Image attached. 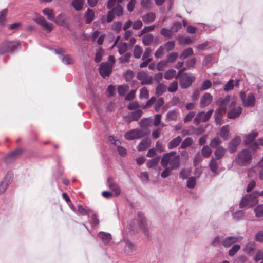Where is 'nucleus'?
I'll use <instances>...</instances> for the list:
<instances>
[{
	"label": "nucleus",
	"instance_id": "obj_1",
	"mask_svg": "<svg viewBox=\"0 0 263 263\" xmlns=\"http://www.w3.org/2000/svg\"><path fill=\"white\" fill-rule=\"evenodd\" d=\"M252 159V154L249 149L245 148L239 152L235 158V163L239 166L249 165Z\"/></svg>",
	"mask_w": 263,
	"mask_h": 263
},
{
	"label": "nucleus",
	"instance_id": "obj_2",
	"mask_svg": "<svg viewBox=\"0 0 263 263\" xmlns=\"http://www.w3.org/2000/svg\"><path fill=\"white\" fill-rule=\"evenodd\" d=\"M258 197V192L254 191L251 194L246 195L241 200L239 206L240 208H243L247 206H253L258 203L257 198Z\"/></svg>",
	"mask_w": 263,
	"mask_h": 263
},
{
	"label": "nucleus",
	"instance_id": "obj_3",
	"mask_svg": "<svg viewBox=\"0 0 263 263\" xmlns=\"http://www.w3.org/2000/svg\"><path fill=\"white\" fill-rule=\"evenodd\" d=\"M166 161L163 162V158L161 160V164L162 167H166L170 164V168L172 170L178 169L180 164V160L179 155H176L173 158H167Z\"/></svg>",
	"mask_w": 263,
	"mask_h": 263
},
{
	"label": "nucleus",
	"instance_id": "obj_4",
	"mask_svg": "<svg viewBox=\"0 0 263 263\" xmlns=\"http://www.w3.org/2000/svg\"><path fill=\"white\" fill-rule=\"evenodd\" d=\"M20 44L16 41H6L1 45V54L12 52L16 50Z\"/></svg>",
	"mask_w": 263,
	"mask_h": 263
},
{
	"label": "nucleus",
	"instance_id": "obj_5",
	"mask_svg": "<svg viewBox=\"0 0 263 263\" xmlns=\"http://www.w3.org/2000/svg\"><path fill=\"white\" fill-rule=\"evenodd\" d=\"M195 80V77L191 73H185L180 77V85L181 88L186 89L189 87Z\"/></svg>",
	"mask_w": 263,
	"mask_h": 263
},
{
	"label": "nucleus",
	"instance_id": "obj_6",
	"mask_svg": "<svg viewBox=\"0 0 263 263\" xmlns=\"http://www.w3.org/2000/svg\"><path fill=\"white\" fill-rule=\"evenodd\" d=\"M240 97L245 106L253 107L255 105V98L253 93L249 94L247 98H246V95L245 92L242 91L240 93Z\"/></svg>",
	"mask_w": 263,
	"mask_h": 263
},
{
	"label": "nucleus",
	"instance_id": "obj_7",
	"mask_svg": "<svg viewBox=\"0 0 263 263\" xmlns=\"http://www.w3.org/2000/svg\"><path fill=\"white\" fill-rule=\"evenodd\" d=\"M213 110L211 109L209 110L206 114L204 111L199 112L194 120V123L196 125H198L201 122H205L209 120L211 117Z\"/></svg>",
	"mask_w": 263,
	"mask_h": 263
},
{
	"label": "nucleus",
	"instance_id": "obj_8",
	"mask_svg": "<svg viewBox=\"0 0 263 263\" xmlns=\"http://www.w3.org/2000/svg\"><path fill=\"white\" fill-rule=\"evenodd\" d=\"M145 136L144 132L141 130L133 129L126 132L124 135L125 138L128 140L140 139Z\"/></svg>",
	"mask_w": 263,
	"mask_h": 263
},
{
	"label": "nucleus",
	"instance_id": "obj_9",
	"mask_svg": "<svg viewBox=\"0 0 263 263\" xmlns=\"http://www.w3.org/2000/svg\"><path fill=\"white\" fill-rule=\"evenodd\" d=\"M243 237L240 236H229L226 237L222 241V243L225 247H229L233 244L239 242L242 240Z\"/></svg>",
	"mask_w": 263,
	"mask_h": 263
},
{
	"label": "nucleus",
	"instance_id": "obj_10",
	"mask_svg": "<svg viewBox=\"0 0 263 263\" xmlns=\"http://www.w3.org/2000/svg\"><path fill=\"white\" fill-rule=\"evenodd\" d=\"M34 21L46 29L48 32L52 31L53 29V25L51 23H47L45 18L43 16L41 15L38 16L36 18L34 19Z\"/></svg>",
	"mask_w": 263,
	"mask_h": 263
},
{
	"label": "nucleus",
	"instance_id": "obj_11",
	"mask_svg": "<svg viewBox=\"0 0 263 263\" xmlns=\"http://www.w3.org/2000/svg\"><path fill=\"white\" fill-rule=\"evenodd\" d=\"M137 78L141 81L142 85H149L152 84L153 81L152 77L144 72H139L137 74Z\"/></svg>",
	"mask_w": 263,
	"mask_h": 263
},
{
	"label": "nucleus",
	"instance_id": "obj_12",
	"mask_svg": "<svg viewBox=\"0 0 263 263\" xmlns=\"http://www.w3.org/2000/svg\"><path fill=\"white\" fill-rule=\"evenodd\" d=\"M111 69V66L109 63H102L99 68V72L103 77L105 78L110 74Z\"/></svg>",
	"mask_w": 263,
	"mask_h": 263
},
{
	"label": "nucleus",
	"instance_id": "obj_13",
	"mask_svg": "<svg viewBox=\"0 0 263 263\" xmlns=\"http://www.w3.org/2000/svg\"><path fill=\"white\" fill-rule=\"evenodd\" d=\"M107 184L115 196H118L120 194V188L117 183L114 182V179L112 177H109L107 179Z\"/></svg>",
	"mask_w": 263,
	"mask_h": 263
},
{
	"label": "nucleus",
	"instance_id": "obj_14",
	"mask_svg": "<svg viewBox=\"0 0 263 263\" xmlns=\"http://www.w3.org/2000/svg\"><path fill=\"white\" fill-rule=\"evenodd\" d=\"M13 179V173L11 172L7 173L4 180L1 182V193L5 191L9 184H10Z\"/></svg>",
	"mask_w": 263,
	"mask_h": 263
},
{
	"label": "nucleus",
	"instance_id": "obj_15",
	"mask_svg": "<svg viewBox=\"0 0 263 263\" xmlns=\"http://www.w3.org/2000/svg\"><path fill=\"white\" fill-rule=\"evenodd\" d=\"M241 138L239 136H236L230 141L228 148L229 152L231 153H233L236 151L238 146L241 142Z\"/></svg>",
	"mask_w": 263,
	"mask_h": 263
},
{
	"label": "nucleus",
	"instance_id": "obj_16",
	"mask_svg": "<svg viewBox=\"0 0 263 263\" xmlns=\"http://www.w3.org/2000/svg\"><path fill=\"white\" fill-rule=\"evenodd\" d=\"M212 96L209 93H205L201 98L200 102V107L204 108L208 106L212 102Z\"/></svg>",
	"mask_w": 263,
	"mask_h": 263
},
{
	"label": "nucleus",
	"instance_id": "obj_17",
	"mask_svg": "<svg viewBox=\"0 0 263 263\" xmlns=\"http://www.w3.org/2000/svg\"><path fill=\"white\" fill-rule=\"evenodd\" d=\"M242 108L240 107H237L231 109L228 113L227 117L229 119H234L239 117L242 112Z\"/></svg>",
	"mask_w": 263,
	"mask_h": 263
},
{
	"label": "nucleus",
	"instance_id": "obj_18",
	"mask_svg": "<svg viewBox=\"0 0 263 263\" xmlns=\"http://www.w3.org/2000/svg\"><path fill=\"white\" fill-rule=\"evenodd\" d=\"M220 164L221 161L212 157L209 162V166L212 172L216 173Z\"/></svg>",
	"mask_w": 263,
	"mask_h": 263
},
{
	"label": "nucleus",
	"instance_id": "obj_19",
	"mask_svg": "<svg viewBox=\"0 0 263 263\" xmlns=\"http://www.w3.org/2000/svg\"><path fill=\"white\" fill-rule=\"evenodd\" d=\"M229 102V97H227L224 99H222L219 105L218 109L216 111H217V112H221L222 114H224L227 110V106Z\"/></svg>",
	"mask_w": 263,
	"mask_h": 263
},
{
	"label": "nucleus",
	"instance_id": "obj_20",
	"mask_svg": "<svg viewBox=\"0 0 263 263\" xmlns=\"http://www.w3.org/2000/svg\"><path fill=\"white\" fill-rule=\"evenodd\" d=\"M95 12L93 10L88 8L84 14L85 23L90 24L95 18Z\"/></svg>",
	"mask_w": 263,
	"mask_h": 263
},
{
	"label": "nucleus",
	"instance_id": "obj_21",
	"mask_svg": "<svg viewBox=\"0 0 263 263\" xmlns=\"http://www.w3.org/2000/svg\"><path fill=\"white\" fill-rule=\"evenodd\" d=\"M143 21L146 23L148 24L152 23L156 18V15L154 13L148 12L145 14L143 15L142 16Z\"/></svg>",
	"mask_w": 263,
	"mask_h": 263
},
{
	"label": "nucleus",
	"instance_id": "obj_22",
	"mask_svg": "<svg viewBox=\"0 0 263 263\" xmlns=\"http://www.w3.org/2000/svg\"><path fill=\"white\" fill-rule=\"evenodd\" d=\"M22 153V150L20 149H16L10 153H9L5 159L6 163H10L13 161L18 155Z\"/></svg>",
	"mask_w": 263,
	"mask_h": 263
},
{
	"label": "nucleus",
	"instance_id": "obj_23",
	"mask_svg": "<svg viewBox=\"0 0 263 263\" xmlns=\"http://www.w3.org/2000/svg\"><path fill=\"white\" fill-rule=\"evenodd\" d=\"M98 236L102 239L105 244H108L112 239V236L109 233L100 232L98 234Z\"/></svg>",
	"mask_w": 263,
	"mask_h": 263
},
{
	"label": "nucleus",
	"instance_id": "obj_24",
	"mask_svg": "<svg viewBox=\"0 0 263 263\" xmlns=\"http://www.w3.org/2000/svg\"><path fill=\"white\" fill-rule=\"evenodd\" d=\"M226 149L222 146H218L214 151V155L216 159L219 160L222 158L225 155Z\"/></svg>",
	"mask_w": 263,
	"mask_h": 263
},
{
	"label": "nucleus",
	"instance_id": "obj_25",
	"mask_svg": "<svg viewBox=\"0 0 263 263\" xmlns=\"http://www.w3.org/2000/svg\"><path fill=\"white\" fill-rule=\"evenodd\" d=\"M182 141V138L180 136H177L176 138L172 140L167 145L169 149H173L178 146Z\"/></svg>",
	"mask_w": 263,
	"mask_h": 263
},
{
	"label": "nucleus",
	"instance_id": "obj_26",
	"mask_svg": "<svg viewBox=\"0 0 263 263\" xmlns=\"http://www.w3.org/2000/svg\"><path fill=\"white\" fill-rule=\"evenodd\" d=\"M258 136V133L253 130L248 135L246 136L245 140V142L247 144H251Z\"/></svg>",
	"mask_w": 263,
	"mask_h": 263
},
{
	"label": "nucleus",
	"instance_id": "obj_27",
	"mask_svg": "<svg viewBox=\"0 0 263 263\" xmlns=\"http://www.w3.org/2000/svg\"><path fill=\"white\" fill-rule=\"evenodd\" d=\"M151 145V141L148 139L143 140L138 145V149L139 151H144L148 148Z\"/></svg>",
	"mask_w": 263,
	"mask_h": 263
},
{
	"label": "nucleus",
	"instance_id": "obj_28",
	"mask_svg": "<svg viewBox=\"0 0 263 263\" xmlns=\"http://www.w3.org/2000/svg\"><path fill=\"white\" fill-rule=\"evenodd\" d=\"M66 16L65 14L63 13H61L58 15L57 17L54 18V20H53V22L60 26L64 25L66 23Z\"/></svg>",
	"mask_w": 263,
	"mask_h": 263
},
{
	"label": "nucleus",
	"instance_id": "obj_29",
	"mask_svg": "<svg viewBox=\"0 0 263 263\" xmlns=\"http://www.w3.org/2000/svg\"><path fill=\"white\" fill-rule=\"evenodd\" d=\"M255 249V243L254 242H249L244 248V251L249 254L252 255L254 253Z\"/></svg>",
	"mask_w": 263,
	"mask_h": 263
},
{
	"label": "nucleus",
	"instance_id": "obj_30",
	"mask_svg": "<svg viewBox=\"0 0 263 263\" xmlns=\"http://www.w3.org/2000/svg\"><path fill=\"white\" fill-rule=\"evenodd\" d=\"M84 3V0H72V6L76 11H80L83 9Z\"/></svg>",
	"mask_w": 263,
	"mask_h": 263
},
{
	"label": "nucleus",
	"instance_id": "obj_31",
	"mask_svg": "<svg viewBox=\"0 0 263 263\" xmlns=\"http://www.w3.org/2000/svg\"><path fill=\"white\" fill-rule=\"evenodd\" d=\"M154 41V36L152 34H147L143 36L142 38V43L145 46L151 45Z\"/></svg>",
	"mask_w": 263,
	"mask_h": 263
},
{
	"label": "nucleus",
	"instance_id": "obj_32",
	"mask_svg": "<svg viewBox=\"0 0 263 263\" xmlns=\"http://www.w3.org/2000/svg\"><path fill=\"white\" fill-rule=\"evenodd\" d=\"M43 13L46 15L48 20L53 21L54 20V11L52 9L46 8L43 10Z\"/></svg>",
	"mask_w": 263,
	"mask_h": 263
},
{
	"label": "nucleus",
	"instance_id": "obj_33",
	"mask_svg": "<svg viewBox=\"0 0 263 263\" xmlns=\"http://www.w3.org/2000/svg\"><path fill=\"white\" fill-rule=\"evenodd\" d=\"M194 51L191 48H188L183 51L181 54L180 55V59L181 60H184L187 57L193 55Z\"/></svg>",
	"mask_w": 263,
	"mask_h": 263
},
{
	"label": "nucleus",
	"instance_id": "obj_34",
	"mask_svg": "<svg viewBox=\"0 0 263 263\" xmlns=\"http://www.w3.org/2000/svg\"><path fill=\"white\" fill-rule=\"evenodd\" d=\"M114 13L118 17L121 16L123 14V8L120 4H118L111 9Z\"/></svg>",
	"mask_w": 263,
	"mask_h": 263
},
{
	"label": "nucleus",
	"instance_id": "obj_35",
	"mask_svg": "<svg viewBox=\"0 0 263 263\" xmlns=\"http://www.w3.org/2000/svg\"><path fill=\"white\" fill-rule=\"evenodd\" d=\"M160 157L157 156L154 158L148 160L146 163V166L148 168H151L157 165L160 161Z\"/></svg>",
	"mask_w": 263,
	"mask_h": 263
},
{
	"label": "nucleus",
	"instance_id": "obj_36",
	"mask_svg": "<svg viewBox=\"0 0 263 263\" xmlns=\"http://www.w3.org/2000/svg\"><path fill=\"white\" fill-rule=\"evenodd\" d=\"M138 217L139 219V224L140 227L143 229L144 231H146L145 224V218L143 215V214L141 212H139L138 214Z\"/></svg>",
	"mask_w": 263,
	"mask_h": 263
},
{
	"label": "nucleus",
	"instance_id": "obj_37",
	"mask_svg": "<svg viewBox=\"0 0 263 263\" xmlns=\"http://www.w3.org/2000/svg\"><path fill=\"white\" fill-rule=\"evenodd\" d=\"M219 135L223 139L227 140L229 135V126L228 125L223 126L220 129Z\"/></svg>",
	"mask_w": 263,
	"mask_h": 263
},
{
	"label": "nucleus",
	"instance_id": "obj_38",
	"mask_svg": "<svg viewBox=\"0 0 263 263\" xmlns=\"http://www.w3.org/2000/svg\"><path fill=\"white\" fill-rule=\"evenodd\" d=\"M161 34L166 37L167 39H171L173 37V33L171 29H168L166 28H163L160 31Z\"/></svg>",
	"mask_w": 263,
	"mask_h": 263
},
{
	"label": "nucleus",
	"instance_id": "obj_39",
	"mask_svg": "<svg viewBox=\"0 0 263 263\" xmlns=\"http://www.w3.org/2000/svg\"><path fill=\"white\" fill-rule=\"evenodd\" d=\"M129 89V87L128 85H120L117 88L118 92L121 96H124Z\"/></svg>",
	"mask_w": 263,
	"mask_h": 263
},
{
	"label": "nucleus",
	"instance_id": "obj_40",
	"mask_svg": "<svg viewBox=\"0 0 263 263\" xmlns=\"http://www.w3.org/2000/svg\"><path fill=\"white\" fill-rule=\"evenodd\" d=\"M78 211L82 215H89L90 213L92 212V210L90 208H85L82 205H79L78 206Z\"/></svg>",
	"mask_w": 263,
	"mask_h": 263
},
{
	"label": "nucleus",
	"instance_id": "obj_41",
	"mask_svg": "<svg viewBox=\"0 0 263 263\" xmlns=\"http://www.w3.org/2000/svg\"><path fill=\"white\" fill-rule=\"evenodd\" d=\"M212 153V149L208 145H204L201 150V153L205 158L210 157Z\"/></svg>",
	"mask_w": 263,
	"mask_h": 263
},
{
	"label": "nucleus",
	"instance_id": "obj_42",
	"mask_svg": "<svg viewBox=\"0 0 263 263\" xmlns=\"http://www.w3.org/2000/svg\"><path fill=\"white\" fill-rule=\"evenodd\" d=\"M142 48L139 45H136L134 49V55L136 59H139L142 53Z\"/></svg>",
	"mask_w": 263,
	"mask_h": 263
},
{
	"label": "nucleus",
	"instance_id": "obj_43",
	"mask_svg": "<svg viewBox=\"0 0 263 263\" xmlns=\"http://www.w3.org/2000/svg\"><path fill=\"white\" fill-rule=\"evenodd\" d=\"M178 116V112L173 110L169 111L167 114V119L168 120L176 121Z\"/></svg>",
	"mask_w": 263,
	"mask_h": 263
},
{
	"label": "nucleus",
	"instance_id": "obj_44",
	"mask_svg": "<svg viewBox=\"0 0 263 263\" xmlns=\"http://www.w3.org/2000/svg\"><path fill=\"white\" fill-rule=\"evenodd\" d=\"M193 143V140L192 138L188 137L185 139L182 142L180 147L181 148H186L191 146Z\"/></svg>",
	"mask_w": 263,
	"mask_h": 263
},
{
	"label": "nucleus",
	"instance_id": "obj_45",
	"mask_svg": "<svg viewBox=\"0 0 263 263\" xmlns=\"http://www.w3.org/2000/svg\"><path fill=\"white\" fill-rule=\"evenodd\" d=\"M143 114V111L141 109H137L132 113V118L133 121H138Z\"/></svg>",
	"mask_w": 263,
	"mask_h": 263
},
{
	"label": "nucleus",
	"instance_id": "obj_46",
	"mask_svg": "<svg viewBox=\"0 0 263 263\" xmlns=\"http://www.w3.org/2000/svg\"><path fill=\"white\" fill-rule=\"evenodd\" d=\"M224 114L220 112L215 111V121L217 125H220L222 124V117Z\"/></svg>",
	"mask_w": 263,
	"mask_h": 263
},
{
	"label": "nucleus",
	"instance_id": "obj_47",
	"mask_svg": "<svg viewBox=\"0 0 263 263\" xmlns=\"http://www.w3.org/2000/svg\"><path fill=\"white\" fill-rule=\"evenodd\" d=\"M166 90V87L163 84H159L156 89L155 93L157 96L162 95Z\"/></svg>",
	"mask_w": 263,
	"mask_h": 263
},
{
	"label": "nucleus",
	"instance_id": "obj_48",
	"mask_svg": "<svg viewBox=\"0 0 263 263\" xmlns=\"http://www.w3.org/2000/svg\"><path fill=\"white\" fill-rule=\"evenodd\" d=\"M122 28V23L120 21H115L112 25V29L117 33H119Z\"/></svg>",
	"mask_w": 263,
	"mask_h": 263
},
{
	"label": "nucleus",
	"instance_id": "obj_49",
	"mask_svg": "<svg viewBox=\"0 0 263 263\" xmlns=\"http://www.w3.org/2000/svg\"><path fill=\"white\" fill-rule=\"evenodd\" d=\"M118 52L120 54H123L125 53L128 49L127 44L126 43H123L119 44L118 46Z\"/></svg>",
	"mask_w": 263,
	"mask_h": 263
},
{
	"label": "nucleus",
	"instance_id": "obj_50",
	"mask_svg": "<svg viewBox=\"0 0 263 263\" xmlns=\"http://www.w3.org/2000/svg\"><path fill=\"white\" fill-rule=\"evenodd\" d=\"M178 40L181 45H189L192 43V40L190 37L180 36Z\"/></svg>",
	"mask_w": 263,
	"mask_h": 263
},
{
	"label": "nucleus",
	"instance_id": "obj_51",
	"mask_svg": "<svg viewBox=\"0 0 263 263\" xmlns=\"http://www.w3.org/2000/svg\"><path fill=\"white\" fill-rule=\"evenodd\" d=\"M149 97V92L147 89L144 87L140 90L139 98L141 99H147Z\"/></svg>",
	"mask_w": 263,
	"mask_h": 263
},
{
	"label": "nucleus",
	"instance_id": "obj_52",
	"mask_svg": "<svg viewBox=\"0 0 263 263\" xmlns=\"http://www.w3.org/2000/svg\"><path fill=\"white\" fill-rule=\"evenodd\" d=\"M182 27V23L180 22H175L171 28L173 33H175L180 30Z\"/></svg>",
	"mask_w": 263,
	"mask_h": 263
},
{
	"label": "nucleus",
	"instance_id": "obj_53",
	"mask_svg": "<svg viewBox=\"0 0 263 263\" xmlns=\"http://www.w3.org/2000/svg\"><path fill=\"white\" fill-rule=\"evenodd\" d=\"M164 54V47L162 46H160L155 52L154 55L155 58H161Z\"/></svg>",
	"mask_w": 263,
	"mask_h": 263
},
{
	"label": "nucleus",
	"instance_id": "obj_54",
	"mask_svg": "<svg viewBox=\"0 0 263 263\" xmlns=\"http://www.w3.org/2000/svg\"><path fill=\"white\" fill-rule=\"evenodd\" d=\"M175 70L171 69L167 70L164 74V78L166 80H170L174 78L176 75Z\"/></svg>",
	"mask_w": 263,
	"mask_h": 263
},
{
	"label": "nucleus",
	"instance_id": "obj_55",
	"mask_svg": "<svg viewBox=\"0 0 263 263\" xmlns=\"http://www.w3.org/2000/svg\"><path fill=\"white\" fill-rule=\"evenodd\" d=\"M178 57L177 52H174L168 54L167 57L166 61L167 63H173L174 62Z\"/></svg>",
	"mask_w": 263,
	"mask_h": 263
},
{
	"label": "nucleus",
	"instance_id": "obj_56",
	"mask_svg": "<svg viewBox=\"0 0 263 263\" xmlns=\"http://www.w3.org/2000/svg\"><path fill=\"white\" fill-rule=\"evenodd\" d=\"M221 143L220 139L218 137H215L212 139L210 142V146L212 148H215Z\"/></svg>",
	"mask_w": 263,
	"mask_h": 263
},
{
	"label": "nucleus",
	"instance_id": "obj_57",
	"mask_svg": "<svg viewBox=\"0 0 263 263\" xmlns=\"http://www.w3.org/2000/svg\"><path fill=\"white\" fill-rule=\"evenodd\" d=\"M240 249V246L238 244L234 245L232 248L229 251V255L233 256L236 252Z\"/></svg>",
	"mask_w": 263,
	"mask_h": 263
},
{
	"label": "nucleus",
	"instance_id": "obj_58",
	"mask_svg": "<svg viewBox=\"0 0 263 263\" xmlns=\"http://www.w3.org/2000/svg\"><path fill=\"white\" fill-rule=\"evenodd\" d=\"M254 212L257 217L263 216V204L260 205L254 209Z\"/></svg>",
	"mask_w": 263,
	"mask_h": 263
},
{
	"label": "nucleus",
	"instance_id": "obj_59",
	"mask_svg": "<svg viewBox=\"0 0 263 263\" xmlns=\"http://www.w3.org/2000/svg\"><path fill=\"white\" fill-rule=\"evenodd\" d=\"M91 226L94 227L99 224V219L97 214H93L91 217V221L90 222Z\"/></svg>",
	"mask_w": 263,
	"mask_h": 263
},
{
	"label": "nucleus",
	"instance_id": "obj_60",
	"mask_svg": "<svg viewBox=\"0 0 263 263\" xmlns=\"http://www.w3.org/2000/svg\"><path fill=\"white\" fill-rule=\"evenodd\" d=\"M103 52V50L101 48H99L95 55V61L96 62L98 63L101 61Z\"/></svg>",
	"mask_w": 263,
	"mask_h": 263
},
{
	"label": "nucleus",
	"instance_id": "obj_61",
	"mask_svg": "<svg viewBox=\"0 0 263 263\" xmlns=\"http://www.w3.org/2000/svg\"><path fill=\"white\" fill-rule=\"evenodd\" d=\"M234 80L232 79L230 80L225 85L224 90L226 91H229L234 88Z\"/></svg>",
	"mask_w": 263,
	"mask_h": 263
},
{
	"label": "nucleus",
	"instance_id": "obj_62",
	"mask_svg": "<svg viewBox=\"0 0 263 263\" xmlns=\"http://www.w3.org/2000/svg\"><path fill=\"white\" fill-rule=\"evenodd\" d=\"M196 115V112L195 111H190L184 117L183 119V122L184 123H187L192 120V119L195 117Z\"/></svg>",
	"mask_w": 263,
	"mask_h": 263
},
{
	"label": "nucleus",
	"instance_id": "obj_63",
	"mask_svg": "<svg viewBox=\"0 0 263 263\" xmlns=\"http://www.w3.org/2000/svg\"><path fill=\"white\" fill-rule=\"evenodd\" d=\"M163 104H164L163 98H159L155 105V107H154L155 110L156 111H158L160 110L161 106L163 105Z\"/></svg>",
	"mask_w": 263,
	"mask_h": 263
},
{
	"label": "nucleus",
	"instance_id": "obj_64",
	"mask_svg": "<svg viewBox=\"0 0 263 263\" xmlns=\"http://www.w3.org/2000/svg\"><path fill=\"white\" fill-rule=\"evenodd\" d=\"M196 184V179L194 177H190L187 180V186L189 188H194Z\"/></svg>",
	"mask_w": 263,
	"mask_h": 263
}]
</instances>
